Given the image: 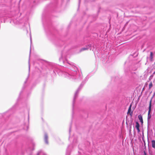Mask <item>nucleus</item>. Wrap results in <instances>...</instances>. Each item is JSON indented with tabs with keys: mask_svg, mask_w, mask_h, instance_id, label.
I'll return each instance as SVG.
<instances>
[{
	"mask_svg": "<svg viewBox=\"0 0 155 155\" xmlns=\"http://www.w3.org/2000/svg\"><path fill=\"white\" fill-rule=\"evenodd\" d=\"M137 130V131L138 133H139L140 132V129H138V130Z\"/></svg>",
	"mask_w": 155,
	"mask_h": 155,
	"instance_id": "obj_10",
	"label": "nucleus"
},
{
	"mask_svg": "<svg viewBox=\"0 0 155 155\" xmlns=\"http://www.w3.org/2000/svg\"><path fill=\"white\" fill-rule=\"evenodd\" d=\"M153 86V84L152 82H150V84H149V89H150Z\"/></svg>",
	"mask_w": 155,
	"mask_h": 155,
	"instance_id": "obj_6",
	"label": "nucleus"
},
{
	"mask_svg": "<svg viewBox=\"0 0 155 155\" xmlns=\"http://www.w3.org/2000/svg\"><path fill=\"white\" fill-rule=\"evenodd\" d=\"M137 130H138V129H139V127H136Z\"/></svg>",
	"mask_w": 155,
	"mask_h": 155,
	"instance_id": "obj_12",
	"label": "nucleus"
},
{
	"mask_svg": "<svg viewBox=\"0 0 155 155\" xmlns=\"http://www.w3.org/2000/svg\"><path fill=\"white\" fill-rule=\"evenodd\" d=\"M48 138V137L47 135H45V140L46 142L47 143H48V142L47 141Z\"/></svg>",
	"mask_w": 155,
	"mask_h": 155,
	"instance_id": "obj_9",
	"label": "nucleus"
},
{
	"mask_svg": "<svg viewBox=\"0 0 155 155\" xmlns=\"http://www.w3.org/2000/svg\"><path fill=\"white\" fill-rule=\"evenodd\" d=\"M138 118L139 120H140V122L141 123V124L143 125V119L142 116L141 115H139L138 116Z\"/></svg>",
	"mask_w": 155,
	"mask_h": 155,
	"instance_id": "obj_3",
	"label": "nucleus"
},
{
	"mask_svg": "<svg viewBox=\"0 0 155 155\" xmlns=\"http://www.w3.org/2000/svg\"><path fill=\"white\" fill-rule=\"evenodd\" d=\"M87 50V48H83L81 49L80 52L83 51L84 50Z\"/></svg>",
	"mask_w": 155,
	"mask_h": 155,
	"instance_id": "obj_8",
	"label": "nucleus"
},
{
	"mask_svg": "<svg viewBox=\"0 0 155 155\" xmlns=\"http://www.w3.org/2000/svg\"><path fill=\"white\" fill-rule=\"evenodd\" d=\"M144 155H147L146 153L145 152V151H144Z\"/></svg>",
	"mask_w": 155,
	"mask_h": 155,
	"instance_id": "obj_11",
	"label": "nucleus"
},
{
	"mask_svg": "<svg viewBox=\"0 0 155 155\" xmlns=\"http://www.w3.org/2000/svg\"><path fill=\"white\" fill-rule=\"evenodd\" d=\"M152 147L155 148V141L154 140H152L151 141Z\"/></svg>",
	"mask_w": 155,
	"mask_h": 155,
	"instance_id": "obj_5",
	"label": "nucleus"
},
{
	"mask_svg": "<svg viewBox=\"0 0 155 155\" xmlns=\"http://www.w3.org/2000/svg\"><path fill=\"white\" fill-rule=\"evenodd\" d=\"M136 125L135 126L136 127H140V125H139V123H138V122H136Z\"/></svg>",
	"mask_w": 155,
	"mask_h": 155,
	"instance_id": "obj_7",
	"label": "nucleus"
},
{
	"mask_svg": "<svg viewBox=\"0 0 155 155\" xmlns=\"http://www.w3.org/2000/svg\"><path fill=\"white\" fill-rule=\"evenodd\" d=\"M155 74V71L153 73V74Z\"/></svg>",
	"mask_w": 155,
	"mask_h": 155,
	"instance_id": "obj_13",
	"label": "nucleus"
},
{
	"mask_svg": "<svg viewBox=\"0 0 155 155\" xmlns=\"http://www.w3.org/2000/svg\"><path fill=\"white\" fill-rule=\"evenodd\" d=\"M153 53L152 52H151L150 53V60L151 61H152L153 60Z\"/></svg>",
	"mask_w": 155,
	"mask_h": 155,
	"instance_id": "obj_4",
	"label": "nucleus"
},
{
	"mask_svg": "<svg viewBox=\"0 0 155 155\" xmlns=\"http://www.w3.org/2000/svg\"><path fill=\"white\" fill-rule=\"evenodd\" d=\"M151 103H152V100L151 99L149 102V110L148 111V119H150L151 117V115H150V114L151 112Z\"/></svg>",
	"mask_w": 155,
	"mask_h": 155,
	"instance_id": "obj_1",
	"label": "nucleus"
},
{
	"mask_svg": "<svg viewBox=\"0 0 155 155\" xmlns=\"http://www.w3.org/2000/svg\"><path fill=\"white\" fill-rule=\"evenodd\" d=\"M131 106H132L131 104H130L129 107V108H128V111L127 112V114H130V115L131 116L132 115V114H133V112H132V111L131 112Z\"/></svg>",
	"mask_w": 155,
	"mask_h": 155,
	"instance_id": "obj_2",
	"label": "nucleus"
}]
</instances>
